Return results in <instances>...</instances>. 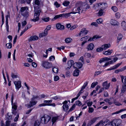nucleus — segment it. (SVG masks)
Instances as JSON below:
<instances>
[{
    "label": "nucleus",
    "instance_id": "19",
    "mask_svg": "<svg viewBox=\"0 0 126 126\" xmlns=\"http://www.w3.org/2000/svg\"><path fill=\"white\" fill-rule=\"evenodd\" d=\"M48 33L46 31L44 30V32L40 33L39 35V37L41 38L47 35Z\"/></svg>",
    "mask_w": 126,
    "mask_h": 126
},
{
    "label": "nucleus",
    "instance_id": "56",
    "mask_svg": "<svg viewBox=\"0 0 126 126\" xmlns=\"http://www.w3.org/2000/svg\"><path fill=\"white\" fill-rule=\"evenodd\" d=\"M19 117V114L18 113L17 114L16 116L15 117L14 121H15L16 122L18 120V118Z\"/></svg>",
    "mask_w": 126,
    "mask_h": 126
},
{
    "label": "nucleus",
    "instance_id": "62",
    "mask_svg": "<svg viewBox=\"0 0 126 126\" xmlns=\"http://www.w3.org/2000/svg\"><path fill=\"white\" fill-rule=\"evenodd\" d=\"M85 55L88 58H89L91 56V54L88 53H85Z\"/></svg>",
    "mask_w": 126,
    "mask_h": 126
},
{
    "label": "nucleus",
    "instance_id": "26",
    "mask_svg": "<svg viewBox=\"0 0 126 126\" xmlns=\"http://www.w3.org/2000/svg\"><path fill=\"white\" fill-rule=\"evenodd\" d=\"M96 119L95 118H93L92 119L90 122L88 123L87 125V126H90L94 123L96 121Z\"/></svg>",
    "mask_w": 126,
    "mask_h": 126
},
{
    "label": "nucleus",
    "instance_id": "12",
    "mask_svg": "<svg viewBox=\"0 0 126 126\" xmlns=\"http://www.w3.org/2000/svg\"><path fill=\"white\" fill-rule=\"evenodd\" d=\"M14 83L16 86V88L18 90L21 87V83L20 81H15Z\"/></svg>",
    "mask_w": 126,
    "mask_h": 126
},
{
    "label": "nucleus",
    "instance_id": "14",
    "mask_svg": "<svg viewBox=\"0 0 126 126\" xmlns=\"http://www.w3.org/2000/svg\"><path fill=\"white\" fill-rule=\"evenodd\" d=\"M98 7H100L102 9H104L107 7V4L104 3H99L98 4Z\"/></svg>",
    "mask_w": 126,
    "mask_h": 126
},
{
    "label": "nucleus",
    "instance_id": "54",
    "mask_svg": "<svg viewBox=\"0 0 126 126\" xmlns=\"http://www.w3.org/2000/svg\"><path fill=\"white\" fill-rule=\"evenodd\" d=\"M59 77L57 76H55L54 77V80L55 81H57L59 79Z\"/></svg>",
    "mask_w": 126,
    "mask_h": 126
},
{
    "label": "nucleus",
    "instance_id": "41",
    "mask_svg": "<svg viewBox=\"0 0 126 126\" xmlns=\"http://www.w3.org/2000/svg\"><path fill=\"white\" fill-rule=\"evenodd\" d=\"M102 47H111V45L110 44H104L102 45Z\"/></svg>",
    "mask_w": 126,
    "mask_h": 126
},
{
    "label": "nucleus",
    "instance_id": "21",
    "mask_svg": "<svg viewBox=\"0 0 126 126\" xmlns=\"http://www.w3.org/2000/svg\"><path fill=\"white\" fill-rule=\"evenodd\" d=\"M122 37L123 35L121 33H119L118 35L117 40V43H119L122 40Z\"/></svg>",
    "mask_w": 126,
    "mask_h": 126
},
{
    "label": "nucleus",
    "instance_id": "23",
    "mask_svg": "<svg viewBox=\"0 0 126 126\" xmlns=\"http://www.w3.org/2000/svg\"><path fill=\"white\" fill-rule=\"evenodd\" d=\"M79 70L78 69H75L73 74V75L74 76H78L79 74Z\"/></svg>",
    "mask_w": 126,
    "mask_h": 126
},
{
    "label": "nucleus",
    "instance_id": "28",
    "mask_svg": "<svg viewBox=\"0 0 126 126\" xmlns=\"http://www.w3.org/2000/svg\"><path fill=\"white\" fill-rule=\"evenodd\" d=\"M59 116H57L56 117H52V121L53 123V124L58 119V118Z\"/></svg>",
    "mask_w": 126,
    "mask_h": 126
},
{
    "label": "nucleus",
    "instance_id": "43",
    "mask_svg": "<svg viewBox=\"0 0 126 126\" xmlns=\"http://www.w3.org/2000/svg\"><path fill=\"white\" fill-rule=\"evenodd\" d=\"M54 4L57 8L58 7L60 6V4L57 1L55 2Z\"/></svg>",
    "mask_w": 126,
    "mask_h": 126
},
{
    "label": "nucleus",
    "instance_id": "29",
    "mask_svg": "<svg viewBox=\"0 0 126 126\" xmlns=\"http://www.w3.org/2000/svg\"><path fill=\"white\" fill-rule=\"evenodd\" d=\"M62 17V14H60L59 15H57L55 16L52 19V21H54L55 20H56L57 18Z\"/></svg>",
    "mask_w": 126,
    "mask_h": 126
},
{
    "label": "nucleus",
    "instance_id": "63",
    "mask_svg": "<svg viewBox=\"0 0 126 126\" xmlns=\"http://www.w3.org/2000/svg\"><path fill=\"white\" fill-rule=\"evenodd\" d=\"M91 25H94L95 26H98V25L96 22H93L91 24Z\"/></svg>",
    "mask_w": 126,
    "mask_h": 126
},
{
    "label": "nucleus",
    "instance_id": "11",
    "mask_svg": "<svg viewBox=\"0 0 126 126\" xmlns=\"http://www.w3.org/2000/svg\"><path fill=\"white\" fill-rule=\"evenodd\" d=\"M56 28L59 30H62L64 29V27L63 25H61L60 23H57L56 24Z\"/></svg>",
    "mask_w": 126,
    "mask_h": 126
},
{
    "label": "nucleus",
    "instance_id": "36",
    "mask_svg": "<svg viewBox=\"0 0 126 126\" xmlns=\"http://www.w3.org/2000/svg\"><path fill=\"white\" fill-rule=\"evenodd\" d=\"M11 76L13 79L17 78L18 77L17 75H15L13 73H11Z\"/></svg>",
    "mask_w": 126,
    "mask_h": 126
},
{
    "label": "nucleus",
    "instance_id": "8",
    "mask_svg": "<svg viewBox=\"0 0 126 126\" xmlns=\"http://www.w3.org/2000/svg\"><path fill=\"white\" fill-rule=\"evenodd\" d=\"M88 32V31L86 30L85 29H82L79 33V36L82 37L85 35Z\"/></svg>",
    "mask_w": 126,
    "mask_h": 126
},
{
    "label": "nucleus",
    "instance_id": "5",
    "mask_svg": "<svg viewBox=\"0 0 126 126\" xmlns=\"http://www.w3.org/2000/svg\"><path fill=\"white\" fill-rule=\"evenodd\" d=\"M122 122L120 120L115 119L111 121L110 124L112 126H118L120 125Z\"/></svg>",
    "mask_w": 126,
    "mask_h": 126
},
{
    "label": "nucleus",
    "instance_id": "3",
    "mask_svg": "<svg viewBox=\"0 0 126 126\" xmlns=\"http://www.w3.org/2000/svg\"><path fill=\"white\" fill-rule=\"evenodd\" d=\"M51 119V117L49 116L45 115L41 118V122L43 124H47L49 121Z\"/></svg>",
    "mask_w": 126,
    "mask_h": 126
},
{
    "label": "nucleus",
    "instance_id": "47",
    "mask_svg": "<svg viewBox=\"0 0 126 126\" xmlns=\"http://www.w3.org/2000/svg\"><path fill=\"white\" fill-rule=\"evenodd\" d=\"M112 9L114 12H116L117 11V8L115 6H113L111 8Z\"/></svg>",
    "mask_w": 126,
    "mask_h": 126
},
{
    "label": "nucleus",
    "instance_id": "50",
    "mask_svg": "<svg viewBox=\"0 0 126 126\" xmlns=\"http://www.w3.org/2000/svg\"><path fill=\"white\" fill-rule=\"evenodd\" d=\"M103 49V48H98L96 50L97 52H99L102 51Z\"/></svg>",
    "mask_w": 126,
    "mask_h": 126
},
{
    "label": "nucleus",
    "instance_id": "38",
    "mask_svg": "<svg viewBox=\"0 0 126 126\" xmlns=\"http://www.w3.org/2000/svg\"><path fill=\"white\" fill-rule=\"evenodd\" d=\"M51 26L50 25H49L47 26L45 30L48 33V31L50 30L51 28Z\"/></svg>",
    "mask_w": 126,
    "mask_h": 126
},
{
    "label": "nucleus",
    "instance_id": "25",
    "mask_svg": "<svg viewBox=\"0 0 126 126\" xmlns=\"http://www.w3.org/2000/svg\"><path fill=\"white\" fill-rule=\"evenodd\" d=\"M61 14L62 15V17L65 18H68L70 16V13L65 14Z\"/></svg>",
    "mask_w": 126,
    "mask_h": 126
},
{
    "label": "nucleus",
    "instance_id": "6",
    "mask_svg": "<svg viewBox=\"0 0 126 126\" xmlns=\"http://www.w3.org/2000/svg\"><path fill=\"white\" fill-rule=\"evenodd\" d=\"M42 65L46 69H48L51 67V65L49 62L45 61L42 62Z\"/></svg>",
    "mask_w": 126,
    "mask_h": 126
},
{
    "label": "nucleus",
    "instance_id": "34",
    "mask_svg": "<svg viewBox=\"0 0 126 126\" xmlns=\"http://www.w3.org/2000/svg\"><path fill=\"white\" fill-rule=\"evenodd\" d=\"M87 84L88 83L87 82H86L83 85V86L81 88V89L80 90L82 92V91L85 88V87L87 86Z\"/></svg>",
    "mask_w": 126,
    "mask_h": 126
},
{
    "label": "nucleus",
    "instance_id": "46",
    "mask_svg": "<svg viewBox=\"0 0 126 126\" xmlns=\"http://www.w3.org/2000/svg\"><path fill=\"white\" fill-rule=\"evenodd\" d=\"M114 103L116 105H117L118 106H119L121 105V104L119 103V102H117L116 100H115L114 101Z\"/></svg>",
    "mask_w": 126,
    "mask_h": 126
},
{
    "label": "nucleus",
    "instance_id": "40",
    "mask_svg": "<svg viewBox=\"0 0 126 126\" xmlns=\"http://www.w3.org/2000/svg\"><path fill=\"white\" fill-rule=\"evenodd\" d=\"M126 110V109H121V110H120L118 111H117L115 112H114V113H112V115H113V114H118L120 112H122V111H124V110Z\"/></svg>",
    "mask_w": 126,
    "mask_h": 126
},
{
    "label": "nucleus",
    "instance_id": "49",
    "mask_svg": "<svg viewBox=\"0 0 126 126\" xmlns=\"http://www.w3.org/2000/svg\"><path fill=\"white\" fill-rule=\"evenodd\" d=\"M27 24V22L26 21H24L22 22V27H24Z\"/></svg>",
    "mask_w": 126,
    "mask_h": 126
},
{
    "label": "nucleus",
    "instance_id": "16",
    "mask_svg": "<svg viewBox=\"0 0 126 126\" xmlns=\"http://www.w3.org/2000/svg\"><path fill=\"white\" fill-rule=\"evenodd\" d=\"M38 39V36L36 35L32 36L30 37L28 39L29 42L32 41H35L37 40Z\"/></svg>",
    "mask_w": 126,
    "mask_h": 126
},
{
    "label": "nucleus",
    "instance_id": "30",
    "mask_svg": "<svg viewBox=\"0 0 126 126\" xmlns=\"http://www.w3.org/2000/svg\"><path fill=\"white\" fill-rule=\"evenodd\" d=\"M126 90V85H125L124 84V85H123L122 89H121V92L122 93H124Z\"/></svg>",
    "mask_w": 126,
    "mask_h": 126
},
{
    "label": "nucleus",
    "instance_id": "48",
    "mask_svg": "<svg viewBox=\"0 0 126 126\" xmlns=\"http://www.w3.org/2000/svg\"><path fill=\"white\" fill-rule=\"evenodd\" d=\"M89 109L88 111L89 113H92L94 110V109L91 107H89Z\"/></svg>",
    "mask_w": 126,
    "mask_h": 126
},
{
    "label": "nucleus",
    "instance_id": "55",
    "mask_svg": "<svg viewBox=\"0 0 126 126\" xmlns=\"http://www.w3.org/2000/svg\"><path fill=\"white\" fill-rule=\"evenodd\" d=\"M117 18H119L120 16V14L119 13H117L115 14Z\"/></svg>",
    "mask_w": 126,
    "mask_h": 126
},
{
    "label": "nucleus",
    "instance_id": "22",
    "mask_svg": "<svg viewBox=\"0 0 126 126\" xmlns=\"http://www.w3.org/2000/svg\"><path fill=\"white\" fill-rule=\"evenodd\" d=\"M121 26L123 30L126 31V22L125 21H123L121 23Z\"/></svg>",
    "mask_w": 126,
    "mask_h": 126
},
{
    "label": "nucleus",
    "instance_id": "44",
    "mask_svg": "<svg viewBox=\"0 0 126 126\" xmlns=\"http://www.w3.org/2000/svg\"><path fill=\"white\" fill-rule=\"evenodd\" d=\"M97 84L98 82H93L92 84L91 87L92 88H93Z\"/></svg>",
    "mask_w": 126,
    "mask_h": 126
},
{
    "label": "nucleus",
    "instance_id": "51",
    "mask_svg": "<svg viewBox=\"0 0 126 126\" xmlns=\"http://www.w3.org/2000/svg\"><path fill=\"white\" fill-rule=\"evenodd\" d=\"M75 106L76 105L75 104H74V105L72 106L71 108L69 109V111H70L73 110L75 108Z\"/></svg>",
    "mask_w": 126,
    "mask_h": 126
},
{
    "label": "nucleus",
    "instance_id": "24",
    "mask_svg": "<svg viewBox=\"0 0 126 126\" xmlns=\"http://www.w3.org/2000/svg\"><path fill=\"white\" fill-rule=\"evenodd\" d=\"M72 39L70 37L66 38L65 40V42L66 43H70L72 42Z\"/></svg>",
    "mask_w": 126,
    "mask_h": 126
},
{
    "label": "nucleus",
    "instance_id": "42",
    "mask_svg": "<svg viewBox=\"0 0 126 126\" xmlns=\"http://www.w3.org/2000/svg\"><path fill=\"white\" fill-rule=\"evenodd\" d=\"M76 105H78L79 106H80L82 105L81 103L79 100L76 101Z\"/></svg>",
    "mask_w": 126,
    "mask_h": 126
},
{
    "label": "nucleus",
    "instance_id": "9",
    "mask_svg": "<svg viewBox=\"0 0 126 126\" xmlns=\"http://www.w3.org/2000/svg\"><path fill=\"white\" fill-rule=\"evenodd\" d=\"M83 65L82 63L80 62L75 63H74L73 65L74 67L78 69L81 68Z\"/></svg>",
    "mask_w": 126,
    "mask_h": 126
},
{
    "label": "nucleus",
    "instance_id": "18",
    "mask_svg": "<svg viewBox=\"0 0 126 126\" xmlns=\"http://www.w3.org/2000/svg\"><path fill=\"white\" fill-rule=\"evenodd\" d=\"M104 88L106 89H108L110 86V83L108 84L107 83V81H106L104 82L102 84Z\"/></svg>",
    "mask_w": 126,
    "mask_h": 126
},
{
    "label": "nucleus",
    "instance_id": "15",
    "mask_svg": "<svg viewBox=\"0 0 126 126\" xmlns=\"http://www.w3.org/2000/svg\"><path fill=\"white\" fill-rule=\"evenodd\" d=\"M89 37V36H86L84 37H82L80 39L81 41H83L82 43L81 46L82 47H83V45L87 42V39Z\"/></svg>",
    "mask_w": 126,
    "mask_h": 126
},
{
    "label": "nucleus",
    "instance_id": "33",
    "mask_svg": "<svg viewBox=\"0 0 126 126\" xmlns=\"http://www.w3.org/2000/svg\"><path fill=\"white\" fill-rule=\"evenodd\" d=\"M121 79L123 83V79H124L125 82L124 84L126 85V77H125V78H124L123 76H121Z\"/></svg>",
    "mask_w": 126,
    "mask_h": 126
},
{
    "label": "nucleus",
    "instance_id": "59",
    "mask_svg": "<svg viewBox=\"0 0 126 126\" xmlns=\"http://www.w3.org/2000/svg\"><path fill=\"white\" fill-rule=\"evenodd\" d=\"M55 59V57L54 56H51L49 58V60L50 61H53V60Z\"/></svg>",
    "mask_w": 126,
    "mask_h": 126
},
{
    "label": "nucleus",
    "instance_id": "37",
    "mask_svg": "<svg viewBox=\"0 0 126 126\" xmlns=\"http://www.w3.org/2000/svg\"><path fill=\"white\" fill-rule=\"evenodd\" d=\"M122 63L121 62L120 63H118L113 66L114 69H117L118 67H119V66Z\"/></svg>",
    "mask_w": 126,
    "mask_h": 126
},
{
    "label": "nucleus",
    "instance_id": "10",
    "mask_svg": "<svg viewBox=\"0 0 126 126\" xmlns=\"http://www.w3.org/2000/svg\"><path fill=\"white\" fill-rule=\"evenodd\" d=\"M68 102L67 101H65L63 102V110L65 111H66L68 109V105L67 104Z\"/></svg>",
    "mask_w": 126,
    "mask_h": 126
},
{
    "label": "nucleus",
    "instance_id": "58",
    "mask_svg": "<svg viewBox=\"0 0 126 126\" xmlns=\"http://www.w3.org/2000/svg\"><path fill=\"white\" fill-rule=\"evenodd\" d=\"M10 122L9 121H7L6 123V126H9Z\"/></svg>",
    "mask_w": 126,
    "mask_h": 126
},
{
    "label": "nucleus",
    "instance_id": "61",
    "mask_svg": "<svg viewBox=\"0 0 126 126\" xmlns=\"http://www.w3.org/2000/svg\"><path fill=\"white\" fill-rule=\"evenodd\" d=\"M25 106L27 107V108H29L31 107H32V105L31 104H30V103L29 104H27L25 105Z\"/></svg>",
    "mask_w": 126,
    "mask_h": 126
},
{
    "label": "nucleus",
    "instance_id": "7",
    "mask_svg": "<svg viewBox=\"0 0 126 126\" xmlns=\"http://www.w3.org/2000/svg\"><path fill=\"white\" fill-rule=\"evenodd\" d=\"M12 111L13 114H15L16 112V110L17 109V103L16 102L13 103L12 104Z\"/></svg>",
    "mask_w": 126,
    "mask_h": 126
},
{
    "label": "nucleus",
    "instance_id": "57",
    "mask_svg": "<svg viewBox=\"0 0 126 126\" xmlns=\"http://www.w3.org/2000/svg\"><path fill=\"white\" fill-rule=\"evenodd\" d=\"M30 104L32 105V106H33L34 105H35L36 104V103L35 101H30Z\"/></svg>",
    "mask_w": 126,
    "mask_h": 126
},
{
    "label": "nucleus",
    "instance_id": "39",
    "mask_svg": "<svg viewBox=\"0 0 126 126\" xmlns=\"http://www.w3.org/2000/svg\"><path fill=\"white\" fill-rule=\"evenodd\" d=\"M103 21V19L101 18H100L98 19H97V20H96L97 23L99 24H100Z\"/></svg>",
    "mask_w": 126,
    "mask_h": 126
},
{
    "label": "nucleus",
    "instance_id": "2",
    "mask_svg": "<svg viewBox=\"0 0 126 126\" xmlns=\"http://www.w3.org/2000/svg\"><path fill=\"white\" fill-rule=\"evenodd\" d=\"M76 7L74 9L78 13L80 14V11L81 10V13L83 11H86V9L83 8V6H82L81 4L78 3L76 4Z\"/></svg>",
    "mask_w": 126,
    "mask_h": 126
},
{
    "label": "nucleus",
    "instance_id": "27",
    "mask_svg": "<svg viewBox=\"0 0 126 126\" xmlns=\"http://www.w3.org/2000/svg\"><path fill=\"white\" fill-rule=\"evenodd\" d=\"M52 71L55 73H57L58 71V68L57 66H54L53 67Z\"/></svg>",
    "mask_w": 126,
    "mask_h": 126
},
{
    "label": "nucleus",
    "instance_id": "60",
    "mask_svg": "<svg viewBox=\"0 0 126 126\" xmlns=\"http://www.w3.org/2000/svg\"><path fill=\"white\" fill-rule=\"evenodd\" d=\"M32 65L34 67H36L37 66V64L35 62H33L32 63Z\"/></svg>",
    "mask_w": 126,
    "mask_h": 126
},
{
    "label": "nucleus",
    "instance_id": "32",
    "mask_svg": "<svg viewBox=\"0 0 126 126\" xmlns=\"http://www.w3.org/2000/svg\"><path fill=\"white\" fill-rule=\"evenodd\" d=\"M98 36H97V35L94 36L92 38H90L88 40V41H91L93 40H94V39L96 38H99Z\"/></svg>",
    "mask_w": 126,
    "mask_h": 126
},
{
    "label": "nucleus",
    "instance_id": "45",
    "mask_svg": "<svg viewBox=\"0 0 126 126\" xmlns=\"http://www.w3.org/2000/svg\"><path fill=\"white\" fill-rule=\"evenodd\" d=\"M40 125V123L38 121H36L34 123V126H39Z\"/></svg>",
    "mask_w": 126,
    "mask_h": 126
},
{
    "label": "nucleus",
    "instance_id": "31",
    "mask_svg": "<svg viewBox=\"0 0 126 126\" xmlns=\"http://www.w3.org/2000/svg\"><path fill=\"white\" fill-rule=\"evenodd\" d=\"M104 13V12L103 10L102 9H101L99 10L98 12L99 16H102L103 15Z\"/></svg>",
    "mask_w": 126,
    "mask_h": 126
},
{
    "label": "nucleus",
    "instance_id": "17",
    "mask_svg": "<svg viewBox=\"0 0 126 126\" xmlns=\"http://www.w3.org/2000/svg\"><path fill=\"white\" fill-rule=\"evenodd\" d=\"M110 22L111 25L114 26H118L119 24V23L116 20L113 19L110 20Z\"/></svg>",
    "mask_w": 126,
    "mask_h": 126
},
{
    "label": "nucleus",
    "instance_id": "1",
    "mask_svg": "<svg viewBox=\"0 0 126 126\" xmlns=\"http://www.w3.org/2000/svg\"><path fill=\"white\" fill-rule=\"evenodd\" d=\"M35 12L34 14V18L33 19H31V21L35 22L38 21L39 20V16L40 15L41 10L40 9L37 10L35 9Z\"/></svg>",
    "mask_w": 126,
    "mask_h": 126
},
{
    "label": "nucleus",
    "instance_id": "35",
    "mask_svg": "<svg viewBox=\"0 0 126 126\" xmlns=\"http://www.w3.org/2000/svg\"><path fill=\"white\" fill-rule=\"evenodd\" d=\"M69 3L70 2L69 1H65L63 3V4L64 6H66L69 5Z\"/></svg>",
    "mask_w": 126,
    "mask_h": 126
},
{
    "label": "nucleus",
    "instance_id": "13",
    "mask_svg": "<svg viewBox=\"0 0 126 126\" xmlns=\"http://www.w3.org/2000/svg\"><path fill=\"white\" fill-rule=\"evenodd\" d=\"M68 66L66 68V70H68L69 69L71 68L72 66L73 65H74V61L72 60H70L68 61L67 63Z\"/></svg>",
    "mask_w": 126,
    "mask_h": 126
},
{
    "label": "nucleus",
    "instance_id": "20",
    "mask_svg": "<svg viewBox=\"0 0 126 126\" xmlns=\"http://www.w3.org/2000/svg\"><path fill=\"white\" fill-rule=\"evenodd\" d=\"M113 50L112 49L108 50L107 51H105L103 53V54L106 55H109L112 52Z\"/></svg>",
    "mask_w": 126,
    "mask_h": 126
},
{
    "label": "nucleus",
    "instance_id": "53",
    "mask_svg": "<svg viewBox=\"0 0 126 126\" xmlns=\"http://www.w3.org/2000/svg\"><path fill=\"white\" fill-rule=\"evenodd\" d=\"M49 17H48L47 18H44L42 19V20H44V21L47 22L49 21Z\"/></svg>",
    "mask_w": 126,
    "mask_h": 126
},
{
    "label": "nucleus",
    "instance_id": "4",
    "mask_svg": "<svg viewBox=\"0 0 126 126\" xmlns=\"http://www.w3.org/2000/svg\"><path fill=\"white\" fill-rule=\"evenodd\" d=\"M26 7H22L20 10V13L22 15L26 18L29 16L28 12L26 10Z\"/></svg>",
    "mask_w": 126,
    "mask_h": 126
},
{
    "label": "nucleus",
    "instance_id": "64",
    "mask_svg": "<svg viewBox=\"0 0 126 126\" xmlns=\"http://www.w3.org/2000/svg\"><path fill=\"white\" fill-rule=\"evenodd\" d=\"M102 72V71H98L96 72L95 73L94 75L96 76V75H99L100 74H101Z\"/></svg>",
    "mask_w": 126,
    "mask_h": 126
},
{
    "label": "nucleus",
    "instance_id": "52",
    "mask_svg": "<svg viewBox=\"0 0 126 126\" xmlns=\"http://www.w3.org/2000/svg\"><path fill=\"white\" fill-rule=\"evenodd\" d=\"M6 46L7 47H12V44L10 43H7L6 45Z\"/></svg>",
    "mask_w": 126,
    "mask_h": 126
}]
</instances>
